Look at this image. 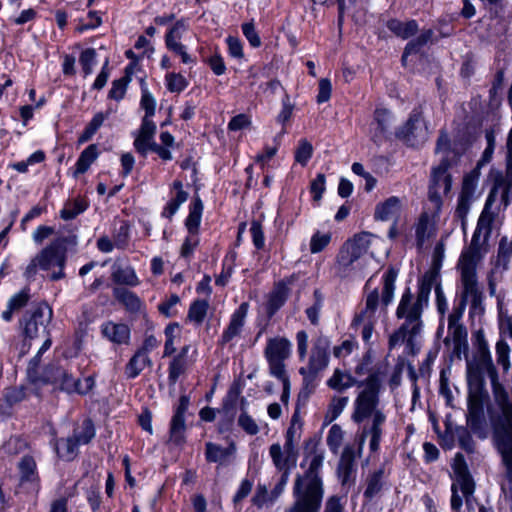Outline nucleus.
Segmentation results:
<instances>
[{
    "instance_id": "nucleus-46",
    "label": "nucleus",
    "mask_w": 512,
    "mask_h": 512,
    "mask_svg": "<svg viewBox=\"0 0 512 512\" xmlns=\"http://www.w3.org/2000/svg\"><path fill=\"white\" fill-rule=\"evenodd\" d=\"M288 288L284 284H278L269 295L268 307L274 312L279 309L286 301Z\"/></svg>"
},
{
    "instance_id": "nucleus-39",
    "label": "nucleus",
    "mask_w": 512,
    "mask_h": 512,
    "mask_svg": "<svg viewBox=\"0 0 512 512\" xmlns=\"http://www.w3.org/2000/svg\"><path fill=\"white\" fill-rule=\"evenodd\" d=\"M190 346L185 345L180 353L172 360L169 367V377L171 380L176 381L178 377L185 371L188 361L186 356L189 352Z\"/></svg>"
},
{
    "instance_id": "nucleus-20",
    "label": "nucleus",
    "mask_w": 512,
    "mask_h": 512,
    "mask_svg": "<svg viewBox=\"0 0 512 512\" xmlns=\"http://www.w3.org/2000/svg\"><path fill=\"white\" fill-rule=\"evenodd\" d=\"M185 31L183 23H176L166 35V46L169 50L181 57L184 64L194 62L193 58L187 53L185 47L179 42L182 33Z\"/></svg>"
},
{
    "instance_id": "nucleus-50",
    "label": "nucleus",
    "mask_w": 512,
    "mask_h": 512,
    "mask_svg": "<svg viewBox=\"0 0 512 512\" xmlns=\"http://www.w3.org/2000/svg\"><path fill=\"white\" fill-rule=\"evenodd\" d=\"M301 436V423L298 416L295 414L292 416L291 423L285 434L284 444L291 447H297L298 441Z\"/></svg>"
},
{
    "instance_id": "nucleus-27",
    "label": "nucleus",
    "mask_w": 512,
    "mask_h": 512,
    "mask_svg": "<svg viewBox=\"0 0 512 512\" xmlns=\"http://www.w3.org/2000/svg\"><path fill=\"white\" fill-rule=\"evenodd\" d=\"M235 451L236 446L234 443L224 448L220 445L208 442L206 443L205 455L209 462L223 463L229 456L233 455Z\"/></svg>"
},
{
    "instance_id": "nucleus-15",
    "label": "nucleus",
    "mask_w": 512,
    "mask_h": 512,
    "mask_svg": "<svg viewBox=\"0 0 512 512\" xmlns=\"http://www.w3.org/2000/svg\"><path fill=\"white\" fill-rule=\"evenodd\" d=\"M269 456L275 468L283 473L290 474L296 467L298 460L297 447H291L286 444L273 443L269 447Z\"/></svg>"
},
{
    "instance_id": "nucleus-60",
    "label": "nucleus",
    "mask_w": 512,
    "mask_h": 512,
    "mask_svg": "<svg viewBox=\"0 0 512 512\" xmlns=\"http://www.w3.org/2000/svg\"><path fill=\"white\" fill-rule=\"evenodd\" d=\"M242 32L251 46L259 47L261 45L260 37L252 22L242 24Z\"/></svg>"
},
{
    "instance_id": "nucleus-61",
    "label": "nucleus",
    "mask_w": 512,
    "mask_h": 512,
    "mask_svg": "<svg viewBox=\"0 0 512 512\" xmlns=\"http://www.w3.org/2000/svg\"><path fill=\"white\" fill-rule=\"evenodd\" d=\"M251 125V118L246 114H238L234 116L229 124L228 129L231 131H239L248 128Z\"/></svg>"
},
{
    "instance_id": "nucleus-32",
    "label": "nucleus",
    "mask_w": 512,
    "mask_h": 512,
    "mask_svg": "<svg viewBox=\"0 0 512 512\" xmlns=\"http://www.w3.org/2000/svg\"><path fill=\"white\" fill-rule=\"evenodd\" d=\"M355 384V378L340 369H335L332 376L327 380V385L336 391L346 390Z\"/></svg>"
},
{
    "instance_id": "nucleus-52",
    "label": "nucleus",
    "mask_w": 512,
    "mask_h": 512,
    "mask_svg": "<svg viewBox=\"0 0 512 512\" xmlns=\"http://www.w3.org/2000/svg\"><path fill=\"white\" fill-rule=\"evenodd\" d=\"M313 153V147L310 142L305 139L299 141V145L295 151V160L302 166H305L310 160Z\"/></svg>"
},
{
    "instance_id": "nucleus-40",
    "label": "nucleus",
    "mask_w": 512,
    "mask_h": 512,
    "mask_svg": "<svg viewBox=\"0 0 512 512\" xmlns=\"http://www.w3.org/2000/svg\"><path fill=\"white\" fill-rule=\"evenodd\" d=\"M479 172L473 170L464 176L460 196L474 201L476 198Z\"/></svg>"
},
{
    "instance_id": "nucleus-3",
    "label": "nucleus",
    "mask_w": 512,
    "mask_h": 512,
    "mask_svg": "<svg viewBox=\"0 0 512 512\" xmlns=\"http://www.w3.org/2000/svg\"><path fill=\"white\" fill-rule=\"evenodd\" d=\"M477 338L480 365L491 381L495 401L502 411V416L495 426V436L501 443L507 441L512 444V402L509 401L504 387L499 383L498 372L487 341L480 333Z\"/></svg>"
},
{
    "instance_id": "nucleus-13",
    "label": "nucleus",
    "mask_w": 512,
    "mask_h": 512,
    "mask_svg": "<svg viewBox=\"0 0 512 512\" xmlns=\"http://www.w3.org/2000/svg\"><path fill=\"white\" fill-rule=\"evenodd\" d=\"M329 347L330 342L325 337H319L314 341L306 365L299 370L306 383L313 382L317 375L328 366Z\"/></svg>"
},
{
    "instance_id": "nucleus-5",
    "label": "nucleus",
    "mask_w": 512,
    "mask_h": 512,
    "mask_svg": "<svg viewBox=\"0 0 512 512\" xmlns=\"http://www.w3.org/2000/svg\"><path fill=\"white\" fill-rule=\"evenodd\" d=\"M323 453H315L310 461L309 470L298 476L293 488L295 502L293 512H318L321 506L323 489L317 470L322 466Z\"/></svg>"
},
{
    "instance_id": "nucleus-43",
    "label": "nucleus",
    "mask_w": 512,
    "mask_h": 512,
    "mask_svg": "<svg viewBox=\"0 0 512 512\" xmlns=\"http://www.w3.org/2000/svg\"><path fill=\"white\" fill-rule=\"evenodd\" d=\"M496 361L504 372H508L511 366L510 363V346L504 339H499L495 346Z\"/></svg>"
},
{
    "instance_id": "nucleus-14",
    "label": "nucleus",
    "mask_w": 512,
    "mask_h": 512,
    "mask_svg": "<svg viewBox=\"0 0 512 512\" xmlns=\"http://www.w3.org/2000/svg\"><path fill=\"white\" fill-rule=\"evenodd\" d=\"M52 309L46 304L41 303L31 312H28L24 318V334L27 338L33 339L39 333L46 331L47 324L51 321Z\"/></svg>"
},
{
    "instance_id": "nucleus-25",
    "label": "nucleus",
    "mask_w": 512,
    "mask_h": 512,
    "mask_svg": "<svg viewBox=\"0 0 512 512\" xmlns=\"http://www.w3.org/2000/svg\"><path fill=\"white\" fill-rule=\"evenodd\" d=\"M156 346V339L149 337L145 341V347L139 350L133 358L130 360V377H134L139 374L149 363L147 349H152Z\"/></svg>"
},
{
    "instance_id": "nucleus-28",
    "label": "nucleus",
    "mask_w": 512,
    "mask_h": 512,
    "mask_svg": "<svg viewBox=\"0 0 512 512\" xmlns=\"http://www.w3.org/2000/svg\"><path fill=\"white\" fill-rule=\"evenodd\" d=\"M401 134L408 141H410L411 138L424 139L426 137V128L424 127L419 113L411 115Z\"/></svg>"
},
{
    "instance_id": "nucleus-37",
    "label": "nucleus",
    "mask_w": 512,
    "mask_h": 512,
    "mask_svg": "<svg viewBox=\"0 0 512 512\" xmlns=\"http://www.w3.org/2000/svg\"><path fill=\"white\" fill-rule=\"evenodd\" d=\"M87 207L88 203L82 198L68 200L60 211V217L65 221L72 220L84 212Z\"/></svg>"
},
{
    "instance_id": "nucleus-29",
    "label": "nucleus",
    "mask_w": 512,
    "mask_h": 512,
    "mask_svg": "<svg viewBox=\"0 0 512 512\" xmlns=\"http://www.w3.org/2000/svg\"><path fill=\"white\" fill-rule=\"evenodd\" d=\"M203 212V203L199 198H195L189 206V214L185 221L188 233H197L199 231Z\"/></svg>"
},
{
    "instance_id": "nucleus-1",
    "label": "nucleus",
    "mask_w": 512,
    "mask_h": 512,
    "mask_svg": "<svg viewBox=\"0 0 512 512\" xmlns=\"http://www.w3.org/2000/svg\"><path fill=\"white\" fill-rule=\"evenodd\" d=\"M380 381L377 376L368 377L364 389L358 394L354 401V411L352 420L361 423L368 419V423L363 427L359 439L358 449L361 452L367 437L370 438L369 447L372 452L379 449L380 440L383 434V426L386 421V415L378 408V392Z\"/></svg>"
},
{
    "instance_id": "nucleus-45",
    "label": "nucleus",
    "mask_w": 512,
    "mask_h": 512,
    "mask_svg": "<svg viewBox=\"0 0 512 512\" xmlns=\"http://www.w3.org/2000/svg\"><path fill=\"white\" fill-rule=\"evenodd\" d=\"M141 91L142 96L140 101V107L145 112L143 118L151 119L155 114L156 101L152 94L149 92L143 80L141 81Z\"/></svg>"
},
{
    "instance_id": "nucleus-18",
    "label": "nucleus",
    "mask_w": 512,
    "mask_h": 512,
    "mask_svg": "<svg viewBox=\"0 0 512 512\" xmlns=\"http://www.w3.org/2000/svg\"><path fill=\"white\" fill-rule=\"evenodd\" d=\"M188 401L183 397L177 407L170 424V441L175 445H181L185 441V412L187 410Z\"/></svg>"
},
{
    "instance_id": "nucleus-36",
    "label": "nucleus",
    "mask_w": 512,
    "mask_h": 512,
    "mask_svg": "<svg viewBox=\"0 0 512 512\" xmlns=\"http://www.w3.org/2000/svg\"><path fill=\"white\" fill-rule=\"evenodd\" d=\"M182 330L177 323L169 324L165 329V355H171L176 351L181 341Z\"/></svg>"
},
{
    "instance_id": "nucleus-55",
    "label": "nucleus",
    "mask_w": 512,
    "mask_h": 512,
    "mask_svg": "<svg viewBox=\"0 0 512 512\" xmlns=\"http://www.w3.org/2000/svg\"><path fill=\"white\" fill-rule=\"evenodd\" d=\"M128 80V67L124 69V75L113 82L112 88L109 91V97L114 100L124 98L126 92V82Z\"/></svg>"
},
{
    "instance_id": "nucleus-10",
    "label": "nucleus",
    "mask_w": 512,
    "mask_h": 512,
    "mask_svg": "<svg viewBox=\"0 0 512 512\" xmlns=\"http://www.w3.org/2000/svg\"><path fill=\"white\" fill-rule=\"evenodd\" d=\"M40 384H51L55 389L68 394H86L94 386V380L91 376H88L81 382L67 369L51 364L44 369V378Z\"/></svg>"
},
{
    "instance_id": "nucleus-12",
    "label": "nucleus",
    "mask_w": 512,
    "mask_h": 512,
    "mask_svg": "<svg viewBox=\"0 0 512 512\" xmlns=\"http://www.w3.org/2000/svg\"><path fill=\"white\" fill-rule=\"evenodd\" d=\"M404 213L403 199L391 196L375 206L374 219L382 222H392L388 237L395 239L400 234V224Z\"/></svg>"
},
{
    "instance_id": "nucleus-33",
    "label": "nucleus",
    "mask_w": 512,
    "mask_h": 512,
    "mask_svg": "<svg viewBox=\"0 0 512 512\" xmlns=\"http://www.w3.org/2000/svg\"><path fill=\"white\" fill-rule=\"evenodd\" d=\"M98 147L96 144L89 145L79 156L76 163V170L74 176L77 177L79 174L85 173L91 166V164L98 157Z\"/></svg>"
},
{
    "instance_id": "nucleus-57",
    "label": "nucleus",
    "mask_w": 512,
    "mask_h": 512,
    "mask_svg": "<svg viewBox=\"0 0 512 512\" xmlns=\"http://www.w3.org/2000/svg\"><path fill=\"white\" fill-rule=\"evenodd\" d=\"M363 11L365 9L364 2L362 0H340L339 1V25H341L343 17L346 12L350 13L354 9Z\"/></svg>"
},
{
    "instance_id": "nucleus-4",
    "label": "nucleus",
    "mask_w": 512,
    "mask_h": 512,
    "mask_svg": "<svg viewBox=\"0 0 512 512\" xmlns=\"http://www.w3.org/2000/svg\"><path fill=\"white\" fill-rule=\"evenodd\" d=\"M436 154L440 156V163L432 168L428 198L431 205L442 206V198L452 187V178L449 170L459 159V154L451 146L447 134L442 133L437 141Z\"/></svg>"
},
{
    "instance_id": "nucleus-48",
    "label": "nucleus",
    "mask_w": 512,
    "mask_h": 512,
    "mask_svg": "<svg viewBox=\"0 0 512 512\" xmlns=\"http://www.w3.org/2000/svg\"><path fill=\"white\" fill-rule=\"evenodd\" d=\"M348 397H334L329 406L325 416L326 423H331L340 416L348 404Z\"/></svg>"
},
{
    "instance_id": "nucleus-30",
    "label": "nucleus",
    "mask_w": 512,
    "mask_h": 512,
    "mask_svg": "<svg viewBox=\"0 0 512 512\" xmlns=\"http://www.w3.org/2000/svg\"><path fill=\"white\" fill-rule=\"evenodd\" d=\"M102 332L115 343H126L128 340V326L123 323L108 322L103 325Z\"/></svg>"
},
{
    "instance_id": "nucleus-63",
    "label": "nucleus",
    "mask_w": 512,
    "mask_h": 512,
    "mask_svg": "<svg viewBox=\"0 0 512 512\" xmlns=\"http://www.w3.org/2000/svg\"><path fill=\"white\" fill-rule=\"evenodd\" d=\"M199 239L197 233H188L182 247H181V256L189 257L194 251L195 247L198 245Z\"/></svg>"
},
{
    "instance_id": "nucleus-38",
    "label": "nucleus",
    "mask_w": 512,
    "mask_h": 512,
    "mask_svg": "<svg viewBox=\"0 0 512 512\" xmlns=\"http://www.w3.org/2000/svg\"><path fill=\"white\" fill-rule=\"evenodd\" d=\"M95 436V427L90 419H85L83 422L74 428L72 437L80 444H88Z\"/></svg>"
},
{
    "instance_id": "nucleus-24",
    "label": "nucleus",
    "mask_w": 512,
    "mask_h": 512,
    "mask_svg": "<svg viewBox=\"0 0 512 512\" xmlns=\"http://www.w3.org/2000/svg\"><path fill=\"white\" fill-rule=\"evenodd\" d=\"M156 126L151 119L143 118L141 128L134 141L136 150L140 153H146L154 147V134Z\"/></svg>"
},
{
    "instance_id": "nucleus-35",
    "label": "nucleus",
    "mask_w": 512,
    "mask_h": 512,
    "mask_svg": "<svg viewBox=\"0 0 512 512\" xmlns=\"http://www.w3.org/2000/svg\"><path fill=\"white\" fill-rule=\"evenodd\" d=\"M353 472V454L349 447H346L341 455L338 466V477L343 485L347 484Z\"/></svg>"
},
{
    "instance_id": "nucleus-22",
    "label": "nucleus",
    "mask_w": 512,
    "mask_h": 512,
    "mask_svg": "<svg viewBox=\"0 0 512 512\" xmlns=\"http://www.w3.org/2000/svg\"><path fill=\"white\" fill-rule=\"evenodd\" d=\"M248 312V305L246 303H242L231 315V319L228 327L224 330L222 334V342L228 343L232 341L234 338L240 335L242 328L245 324V318Z\"/></svg>"
},
{
    "instance_id": "nucleus-41",
    "label": "nucleus",
    "mask_w": 512,
    "mask_h": 512,
    "mask_svg": "<svg viewBox=\"0 0 512 512\" xmlns=\"http://www.w3.org/2000/svg\"><path fill=\"white\" fill-rule=\"evenodd\" d=\"M388 28L404 39L412 36L417 31V24L415 21L401 22L398 20H390Z\"/></svg>"
},
{
    "instance_id": "nucleus-53",
    "label": "nucleus",
    "mask_w": 512,
    "mask_h": 512,
    "mask_svg": "<svg viewBox=\"0 0 512 512\" xmlns=\"http://www.w3.org/2000/svg\"><path fill=\"white\" fill-rule=\"evenodd\" d=\"M165 81H166L167 89L170 92L179 93V92L183 91L188 85V82L185 79V77L182 76L181 74H177V73L167 74L165 77Z\"/></svg>"
},
{
    "instance_id": "nucleus-51",
    "label": "nucleus",
    "mask_w": 512,
    "mask_h": 512,
    "mask_svg": "<svg viewBox=\"0 0 512 512\" xmlns=\"http://www.w3.org/2000/svg\"><path fill=\"white\" fill-rule=\"evenodd\" d=\"M416 335L417 334H411V327H406V324L403 323L400 329L391 335L389 345L391 348H394L403 344L405 341L411 343L413 337Z\"/></svg>"
},
{
    "instance_id": "nucleus-9",
    "label": "nucleus",
    "mask_w": 512,
    "mask_h": 512,
    "mask_svg": "<svg viewBox=\"0 0 512 512\" xmlns=\"http://www.w3.org/2000/svg\"><path fill=\"white\" fill-rule=\"evenodd\" d=\"M291 352L292 343L287 338L281 336L269 338L264 350L270 375L279 379L285 389L289 386L285 361L290 357Z\"/></svg>"
},
{
    "instance_id": "nucleus-26",
    "label": "nucleus",
    "mask_w": 512,
    "mask_h": 512,
    "mask_svg": "<svg viewBox=\"0 0 512 512\" xmlns=\"http://www.w3.org/2000/svg\"><path fill=\"white\" fill-rule=\"evenodd\" d=\"M51 346V340L46 339L37 354L30 360L27 368L28 379L34 384H40L44 378V371H39L42 354Z\"/></svg>"
},
{
    "instance_id": "nucleus-16",
    "label": "nucleus",
    "mask_w": 512,
    "mask_h": 512,
    "mask_svg": "<svg viewBox=\"0 0 512 512\" xmlns=\"http://www.w3.org/2000/svg\"><path fill=\"white\" fill-rule=\"evenodd\" d=\"M452 469L455 476L453 482L460 484L462 496L466 500L467 510L470 512H474L472 505L474 483L469 475L464 457L461 454H457L455 456L452 464Z\"/></svg>"
},
{
    "instance_id": "nucleus-47",
    "label": "nucleus",
    "mask_w": 512,
    "mask_h": 512,
    "mask_svg": "<svg viewBox=\"0 0 512 512\" xmlns=\"http://www.w3.org/2000/svg\"><path fill=\"white\" fill-rule=\"evenodd\" d=\"M344 440V431L342 428L334 424L328 431L326 442L330 450L337 454Z\"/></svg>"
},
{
    "instance_id": "nucleus-44",
    "label": "nucleus",
    "mask_w": 512,
    "mask_h": 512,
    "mask_svg": "<svg viewBox=\"0 0 512 512\" xmlns=\"http://www.w3.org/2000/svg\"><path fill=\"white\" fill-rule=\"evenodd\" d=\"M512 257V243L506 237L499 242L498 254L496 258V266L507 269Z\"/></svg>"
},
{
    "instance_id": "nucleus-17",
    "label": "nucleus",
    "mask_w": 512,
    "mask_h": 512,
    "mask_svg": "<svg viewBox=\"0 0 512 512\" xmlns=\"http://www.w3.org/2000/svg\"><path fill=\"white\" fill-rule=\"evenodd\" d=\"M442 206H427L415 224V235L419 245L434 235Z\"/></svg>"
},
{
    "instance_id": "nucleus-58",
    "label": "nucleus",
    "mask_w": 512,
    "mask_h": 512,
    "mask_svg": "<svg viewBox=\"0 0 512 512\" xmlns=\"http://www.w3.org/2000/svg\"><path fill=\"white\" fill-rule=\"evenodd\" d=\"M238 425L249 435H255L259 432L258 424L246 412L239 415Z\"/></svg>"
},
{
    "instance_id": "nucleus-2",
    "label": "nucleus",
    "mask_w": 512,
    "mask_h": 512,
    "mask_svg": "<svg viewBox=\"0 0 512 512\" xmlns=\"http://www.w3.org/2000/svg\"><path fill=\"white\" fill-rule=\"evenodd\" d=\"M491 216L482 213L478 219L477 227L472 236L470 246L464 250L459 259V269L463 284V298L465 301L476 303L480 293L477 286L476 266L486 254V242L490 234Z\"/></svg>"
},
{
    "instance_id": "nucleus-6",
    "label": "nucleus",
    "mask_w": 512,
    "mask_h": 512,
    "mask_svg": "<svg viewBox=\"0 0 512 512\" xmlns=\"http://www.w3.org/2000/svg\"><path fill=\"white\" fill-rule=\"evenodd\" d=\"M68 242L76 243V236L71 238L59 237L53 240L48 246L43 248L35 257L32 258L30 263L25 269L24 276L27 279H32L37 273L38 269L49 271L58 268L50 274V279L55 281L64 278V267L66 264V244Z\"/></svg>"
},
{
    "instance_id": "nucleus-31",
    "label": "nucleus",
    "mask_w": 512,
    "mask_h": 512,
    "mask_svg": "<svg viewBox=\"0 0 512 512\" xmlns=\"http://www.w3.org/2000/svg\"><path fill=\"white\" fill-rule=\"evenodd\" d=\"M173 189L175 194L162 212V215L166 218H171L178 211L179 207L187 200V193L183 191L181 182H174Z\"/></svg>"
},
{
    "instance_id": "nucleus-49",
    "label": "nucleus",
    "mask_w": 512,
    "mask_h": 512,
    "mask_svg": "<svg viewBox=\"0 0 512 512\" xmlns=\"http://www.w3.org/2000/svg\"><path fill=\"white\" fill-rule=\"evenodd\" d=\"M331 237L330 232H315L310 239V252L316 254L323 251L329 245Z\"/></svg>"
},
{
    "instance_id": "nucleus-21",
    "label": "nucleus",
    "mask_w": 512,
    "mask_h": 512,
    "mask_svg": "<svg viewBox=\"0 0 512 512\" xmlns=\"http://www.w3.org/2000/svg\"><path fill=\"white\" fill-rule=\"evenodd\" d=\"M483 391L482 388L477 385L470 387L468 395V413L467 422L471 427H476L483 414Z\"/></svg>"
},
{
    "instance_id": "nucleus-8",
    "label": "nucleus",
    "mask_w": 512,
    "mask_h": 512,
    "mask_svg": "<svg viewBox=\"0 0 512 512\" xmlns=\"http://www.w3.org/2000/svg\"><path fill=\"white\" fill-rule=\"evenodd\" d=\"M430 291L431 279L426 282L425 278L416 298L412 296L410 290H406L401 297L396 314L398 318L405 319L406 327H411V334L420 332L422 326L420 317L424 307L428 305Z\"/></svg>"
},
{
    "instance_id": "nucleus-23",
    "label": "nucleus",
    "mask_w": 512,
    "mask_h": 512,
    "mask_svg": "<svg viewBox=\"0 0 512 512\" xmlns=\"http://www.w3.org/2000/svg\"><path fill=\"white\" fill-rule=\"evenodd\" d=\"M111 279L115 298L124 306H128V274L126 270L115 263L112 267Z\"/></svg>"
},
{
    "instance_id": "nucleus-64",
    "label": "nucleus",
    "mask_w": 512,
    "mask_h": 512,
    "mask_svg": "<svg viewBox=\"0 0 512 512\" xmlns=\"http://www.w3.org/2000/svg\"><path fill=\"white\" fill-rule=\"evenodd\" d=\"M226 43L228 46V52L230 56L234 58H242L243 57V46L239 38L228 36L226 38Z\"/></svg>"
},
{
    "instance_id": "nucleus-7",
    "label": "nucleus",
    "mask_w": 512,
    "mask_h": 512,
    "mask_svg": "<svg viewBox=\"0 0 512 512\" xmlns=\"http://www.w3.org/2000/svg\"><path fill=\"white\" fill-rule=\"evenodd\" d=\"M397 272L389 269L383 275V289L381 298L376 289L371 291L366 298V304L363 311L354 319V323L376 324L384 320L387 315V306L392 302L395 290V281Z\"/></svg>"
},
{
    "instance_id": "nucleus-42",
    "label": "nucleus",
    "mask_w": 512,
    "mask_h": 512,
    "mask_svg": "<svg viewBox=\"0 0 512 512\" xmlns=\"http://www.w3.org/2000/svg\"><path fill=\"white\" fill-rule=\"evenodd\" d=\"M79 445L80 444L71 436L59 440L56 449L62 458L72 460L77 455Z\"/></svg>"
},
{
    "instance_id": "nucleus-62",
    "label": "nucleus",
    "mask_w": 512,
    "mask_h": 512,
    "mask_svg": "<svg viewBox=\"0 0 512 512\" xmlns=\"http://www.w3.org/2000/svg\"><path fill=\"white\" fill-rule=\"evenodd\" d=\"M129 303H130V314L132 312H135L136 318H138L140 321H145L146 320V311H145V306L141 302V300L137 296H134L130 293Z\"/></svg>"
},
{
    "instance_id": "nucleus-11",
    "label": "nucleus",
    "mask_w": 512,
    "mask_h": 512,
    "mask_svg": "<svg viewBox=\"0 0 512 512\" xmlns=\"http://www.w3.org/2000/svg\"><path fill=\"white\" fill-rule=\"evenodd\" d=\"M370 245V234L362 233L348 240L340 249L336 270L341 276L360 269V261L365 256Z\"/></svg>"
},
{
    "instance_id": "nucleus-56",
    "label": "nucleus",
    "mask_w": 512,
    "mask_h": 512,
    "mask_svg": "<svg viewBox=\"0 0 512 512\" xmlns=\"http://www.w3.org/2000/svg\"><path fill=\"white\" fill-rule=\"evenodd\" d=\"M180 303V298L176 294L170 295L161 304H159V311L166 317H173L177 314V306Z\"/></svg>"
},
{
    "instance_id": "nucleus-34",
    "label": "nucleus",
    "mask_w": 512,
    "mask_h": 512,
    "mask_svg": "<svg viewBox=\"0 0 512 512\" xmlns=\"http://www.w3.org/2000/svg\"><path fill=\"white\" fill-rule=\"evenodd\" d=\"M208 308L209 303L207 300L197 299L193 301L188 310V321L196 326L201 325L207 316Z\"/></svg>"
},
{
    "instance_id": "nucleus-59",
    "label": "nucleus",
    "mask_w": 512,
    "mask_h": 512,
    "mask_svg": "<svg viewBox=\"0 0 512 512\" xmlns=\"http://www.w3.org/2000/svg\"><path fill=\"white\" fill-rule=\"evenodd\" d=\"M96 52L92 48H88L81 53L80 64L85 75H89L92 72V66L95 63Z\"/></svg>"
},
{
    "instance_id": "nucleus-19",
    "label": "nucleus",
    "mask_w": 512,
    "mask_h": 512,
    "mask_svg": "<svg viewBox=\"0 0 512 512\" xmlns=\"http://www.w3.org/2000/svg\"><path fill=\"white\" fill-rule=\"evenodd\" d=\"M17 468L20 484H30L33 490L38 491L39 475L34 457L31 455L23 456L18 462Z\"/></svg>"
},
{
    "instance_id": "nucleus-54",
    "label": "nucleus",
    "mask_w": 512,
    "mask_h": 512,
    "mask_svg": "<svg viewBox=\"0 0 512 512\" xmlns=\"http://www.w3.org/2000/svg\"><path fill=\"white\" fill-rule=\"evenodd\" d=\"M28 443L20 437H11L2 447L5 454L17 455L25 451Z\"/></svg>"
}]
</instances>
